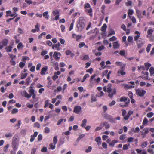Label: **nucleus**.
Listing matches in <instances>:
<instances>
[{
  "label": "nucleus",
  "instance_id": "obj_1",
  "mask_svg": "<svg viewBox=\"0 0 154 154\" xmlns=\"http://www.w3.org/2000/svg\"><path fill=\"white\" fill-rule=\"evenodd\" d=\"M139 35H137L135 36L134 37V40L136 42L137 45V48H139L142 47V46L144 44V40L140 38Z\"/></svg>",
  "mask_w": 154,
  "mask_h": 154
},
{
  "label": "nucleus",
  "instance_id": "obj_2",
  "mask_svg": "<svg viewBox=\"0 0 154 154\" xmlns=\"http://www.w3.org/2000/svg\"><path fill=\"white\" fill-rule=\"evenodd\" d=\"M84 20L83 17H79L77 24V27L78 28L82 29L83 28L84 26Z\"/></svg>",
  "mask_w": 154,
  "mask_h": 154
},
{
  "label": "nucleus",
  "instance_id": "obj_3",
  "mask_svg": "<svg viewBox=\"0 0 154 154\" xmlns=\"http://www.w3.org/2000/svg\"><path fill=\"white\" fill-rule=\"evenodd\" d=\"M146 91L140 89H138L136 90V94L140 97L143 96L146 93Z\"/></svg>",
  "mask_w": 154,
  "mask_h": 154
},
{
  "label": "nucleus",
  "instance_id": "obj_4",
  "mask_svg": "<svg viewBox=\"0 0 154 154\" xmlns=\"http://www.w3.org/2000/svg\"><path fill=\"white\" fill-rule=\"evenodd\" d=\"M8 42V40L6 38L4 39L1 41L0 42V49H2L4 46H6Z\"/></svg>",
  "mask_w": 154,
  "mask_h": 154
},
{
  "label": "nucleus",
  "instance_id": "obj_5",
  "mask_svg": "<svg viewBox=\"0 0 154 154\" xmlns=\"http://www.w3.org/2000/svg\"><path fill=\"white\" fill-rule=\"evenodd\" d=\"M120 102H125L126 104L128 105L130 103V100L128 98L125 97H122L120 99Z\"/></svg>",
  "mask_w": 154,
  "mask_h": 154
},
{
  "label": "nucleus",
  "instance_id": "obj_6",
  "mask_svg": "<svg viewBox=\"0 0 154 154\" xmlns=\"http://www.w3.org/2000/svg\"><path fill=\"white\" fill-rule=\"evenodd\" d=\"M61 55L60 53L57 52H54L53 54V57L56 60H58L60 59V57Z\"/></svg>",
  "mask_w": 154,
  "mask_h": 154
},
{
  "label": "nucleus",
  "instance_id": "obj_7",
  "mask_svg": "<svg viewBox=\"0 0 154 154\" xmlns=\"http://www.w3.org/2000/svg\"><path fill=\"white\" fill-rule=\"evenodd\" d=\"M19 146V144L17 142H12V147L14 151H16Z\"/></svg>",
  "mask_w": 154,
  "mask_h": 154
},
{
  "label": "nucleus",
  "instance_id": "obj_8",
  "mask_svg": "<svg viewBox=\"0 0 154 154\" xmlns=\"http://www.w3.org/2000/svg\"><path fill=\"white\" fill-rule=\"evenodd\" d=\"M82 109L81 107L80 106H77L75 107L73 112L76 114H79Z\"/></svg>",
  "mask_w": 154,
  "mask_h": 154
},
{
  "label": "nucleus",
  "instance_id": "obj_9",
  "mask_svg": "<svg viewBox=\"0 0 154 154\" xmlns=\"http://www.w3.org/2000/svg\"><path fill=\"white\" fill-rule=\"evenodd\" d=\"M133 112L132 111L130 110L129 111L127 115L126 116H125L124 117L123 119L125 120H127L131 116V115L133 113Z\"/></svg>",
  "mask_w": 154,
  "mask_h": 154
},
{
  "label": "nucleus",
  "instance_id": "obj_10",
  "mask_svg": "<svg viewBox=\"0 0 154 154\" xmlns=\"http://www.w3.org/2000/svg\"><path fill=\"white\" fill-rule=\"evenodd\" d=\"M48 68V66H47L42 68L40 72V74L41 75H43L45 74V72L47 71Z\"/></svg>",
  "mask_w": 154,
  "mask_h": 154
},
{
  "label": "nucleus",
  "instance_id": "obj_11",
  "mask_svg": "<svg viewBox=\"0 0 154 154\" xmlns=\"http://www.w3.org/2000/svg\"><path fill=\"white\" fill-rule=\"evenodd\" d=\"M60 44L58 42L57 44L53 45L52 46V48L54 49V48H55L57 50L59 51L60 50Z\"/></svg>",
  "mask_w": 154,
  "mask_h": 154
},
{
  "label": "nucleus",
  "instance_id": "obj_12",
  "mask_svg": "<svg viewBox=\"0 0 154 154\" xmlns=\"http://www.w3.org/2000/svg\"><path fill=\"white\" fill-rule=\"evenodd\" d=\"M120 46V45L118 43V41H116L113 43V46L114 49H118Z\"/></svg>",
  "mask_w": 154,
  "mask_h": 154
},
{
  "label": "nucleus",
  "instance_id": "obj_13",
  "mask_svg": "<svg viewBox=\"0 0 154 154\" xmlns=\"http://www.w3.org/2000/svg\"><path fill=\"white\" fill-rule=\"evenodd\" d=\"M116 93V89L115 88L113 89L112 90V91L111 93H109L108 96L110 98H112L114 95H115Z\"/></svg>",
  "mask_w": 154,
  "mask_h": 154
},
{
  "label": "nucleus",
  "instance_id": "obj_14",
  "mask_svg": "<svg viewBox=\"0 0 154 154\" xmlns=\"http://www.w3.org/2000/svg\"><path fill=\"white\" fill-rule=\"evenodd\" d=\"M117 73L119 75H118V76H120V74L122 75H124L126 74V72L124 71V70H120L119 69L118 70Z\"/></svg>",
  "mask_w": 154,
  "mask_h": 154
},
{
  "label": "nucleus",
  "instance_id": "obj_15",
  "mask_svg": "<svg viewBox=\"0 0 154 154\" xmlns=\"http://www.w3.org/2000/svg\"><path fill=\"white\" fill-rule=\"evenodd\" d=\"M66 54L67 55H70L72 57H73L74 55V53L72 52L71 51L69 50H67L65 52Z\"/></svg>",
  "mask_w": 154,
  "mask_h": 154
},
{
  "label": "nucleus",
  "instance_id": "obj_16",
  "mask_svg": "<svg viewBox=\"0 0 154 154\" xmlns=\"http://www.w3.org/2000/svg\"><path fill=\"white\" fill-rule=\"evenodd\" d=\"M134 86L128 84H125L124 86V88L125 89H129L131 88H134Z\"/></svg>",
  "mask_w": 154,
  "mask_h": 154
},
{
  "label": "nucleus",
  "instance_id": "obj_17",
  "mask_svg": "<svg viewBox=\"0 0 154 154\" xmlns=\"http://www.w3.org/2000/svg\"><path fill=\"white\" fill-rule=\"evenodd\" d=\"M33 87L32 86L30 87V89L29 90V92L30 93V94L32 96V94H35V90L32 89Z\"/></svg>",
  "mask_w": 154,
  "mask_h": 154
},
{
  "label": "nucleus",
  "instance_id": "obj_18",
  "mask_svg": "<svg viewBox=\"0 0 154 154\" xmlns=\"http://www.w3.org/2000/svg\"><path fill=\"white\" fill-rule=\"evenodd\" d=\"M87 122V121L86 119H83L82 122L80 126L82 127H85L86 125Z\"/></svg>",
  "mask_w": 154,
  "mask_h": 154
},
{
  "label": "nucleus",
  "instance_id": "obj_19",
  "mask_svg": "<svg viewBox=\"0 0 154 154\" xmlns=\"http://www.w3.org/2000/svg\"><path fill=\"white\" fill-rule=\"evenodd\" d=\"M107 25L106 24H103L102 27L101 28V30L103 32H105L106 31L107 28Z\"/></svg>",
  "mask_w": 154,
  "mask_h": 154
},
{
  "label": "nucleus",
  "instance_id": "obj_20",
  "mask_svg": "<svg viewBox=\"0 0 154 154\" xmlns=\"http://www.w3.org/2000/svg\"><path fill=\"white\" fill-rule=\"evenodd\" d=\"M100 65L101 66L102 68L103 69L106 68L107 67H110V66H105V62L104 61H102L100 63Z\"/></svg>",
  "mask_w": 154,
  "mask_h": 154
},
{
  "label": "nucleus",
  "instance_id": "obj_21",
  "mask_svg": "<svg viewBox=\"0 0 154 154\" xmlns=\"http://www.w3.org/2000/svg\"><path fill=\"white\" fill-rule=\"evenodd\" d=\"M101 138L100 137H96L95 140V141L97 142L98 145L100 144L101 143Z\"/></svg>",
  "mask_w": 154,
  "mask_h": 154
},
{
  "label": "nucleus",
  "instance_id": "obj_22",
  "mask_svg": "<svg viewBox=\"0 0 154 154\" xmlns=\"http://www.w3.org/2000/svg\"><path fill=\"white\" fill-rule=\"evenodd\" d=\"M118 142V141L114 140H113L111 143H110L109 145L112 147H113L115 144Z\"/></svg>",
  "mask_w": 154,
  "mask_h": 154
},
{
  "label": "nucleus",
  "instance_id": "obj_23",
  "mask_svg": "<svg viewBox=\"0 0 154 154\" xmlns=\"http://www.w3.org/2000/svg\"><path fill=\"white\" fill-rule=\"evenodd\" d=\"M31 78L30 77H28L26 80L25 85H28L29 83L31 82Z\"/></svg>",
  "mask_w": 154,
  "mask_h": 154
},
{
  "label": "nucleus",
  "instance_id": "obj_24",
  "mask_svg": "<svg viewBox=\"0 0 154 154\" xmlns=\"http://www.w3.org/2000/svg\"><path fill=\"white\" fill-rule=\"evenodd\" d=\"M12 47L11 45H9L8 47L6 48L5 49L7 52H11L12 51Z\"/></svg>",
  "mask_w": 154,
  "mask_h": 154
},
{
  "label": "nucleus",
  "instance_id": "obj_25",
  "mask_svg": "<svg viewBox=\"0 0 154 154\" xmlns=\"http://www.w3.org/2000/svg\"><path fill=\"white\" fill-rule=\"evenodd\" d=\"M144 64L146 68V70H148L149 68L150 67L151 65L148 63H145Z\"/></svg>",
  "mask_w": 154,
  "mask_h": 154
},
{
  "label": "nucleus",
  "instance_id": "obj_26",
  "mask_svg": "<svg viewBox=\"0 0 154 154\" xmlns=\"http://www.w3.org/2000/svg\"><path fill=\"white\" fill-rule=\"evenodd\" d=\"M43 16L45 17V19H48L49 18V15H48V12L47 11L44 12L43 13Z\"/></svg>",
  "mask_w": 154,
  "mask_h": 154
},
{
  "label": "nucleus",
  "instance_id": "obj_27",
  "mask_svg": "<svg viewBox=\"0 0 154 154\" xmlns=\"http://www.w3.org/2000/svg\"><path fill=\"white\" fill-rule=\"evenodd\" d=\"M24 97L28 98L31 97V95L28 94L26 91H24Z\"/></svg>",
  "mask_w": 154,
  "mask_h": 154
},
{
  "label": "nucleus",
  "instance_id": "obj_28",
  "mask_svg": "<svg viewBox=\"0 0 154 154\" xmlns=\"http://www.w3.org/2000/svg\"><path fill=\"white\" fill-rule=\"evenodd\" d=\"M29 59H30V58L29 57H27L26 56H23L22 57V60L23 61L26 62V60H29Z\"/></svg>",
  "mask_w": 154,
  "mask_h": 154
},
{
  "label": "nucleus",
  "instance_id": "obj_29",
  "mask_svg": "<svg viewBox=\"0 0 154 154\" xmlns=\"http://www.w3.org/2000/svg\"><path fill=\"white\" fill-rule=\"evenodd\" d=\"M151 46V45L150 44H149L147 46V47L146 48V52L147 53H148L150 51V49Z\"/></svg>",
  "mask_w": 154,
  "mask_h": 154
},
{
  "label": "nucleus",
  "instance_id": "obj_30",
  "mask_svg": "<svg viewBox=\"0 0 154 154\" xmlns=\"http://www.w3.org/2000/svg\"><path fill=\"white\" fill-rule=\"evenodd\" d=\"M111 84H109L108 85V88L107 89V91L109 93H110L112 91V89L111 88Z\"/></svg>",
  "mask_w": 154,
  "mask_h": 154
},
{
  "label": "nucleus",
  "instance_id": "obj_31",
  "mask_svg": "<svg viewBox=\"0 0 154 154\" xmlns=\"http://www.w3.org/2000/svg\"><path fill=\"white\" fill-rule=\"evenodd\" d=\"M148 144V142L147 141H145L144 142H143L141 145V147L143 148H144L145 147H146Z\"/></svg>",
  "mask_w": 154,
  "mask_h": 154
},
{
  "label": "nucleus",
  "instance_id": "obj_32",
  "mask_svg": "<svg viewBox=\"0 0 154 154\" xmlns=\"http://www.w3.org/2000/svg\"><path fill=\"white\" fill-rule=\"evenodd\" d=\"M97 100L96 97L94 96V94H93L91 95V102H95Z\"/></svg>",
  "mask_w": 154,
  "mask_h": 154
},
{
  "label": "nucleus",
  "instance_id": "obj_33",
  "mask_svg": "<svg viewBox=\"0 0 154 154\" xmlns=\"http://www.w3.org/2000/svg\"><path fill=\"white\" fill-rule=\"evenodd\" d=\"M58 140L57 139V136H55L53 138V142L54 144H56Z\"/></svg>",
  "mask_w": 154,
  "mask_h": 154
},
{
  "label": "nucleus",
  "instance_id": "obj_34",
  "mask_svg": "<svg viewBox=\"0 0 154 154\" xmlns=\"http://www.w3.org/2000/svg\"><path fill=\"white\" fill-rule=\"evenodd\" d=\"M20 78L23 79H24L27 75V73H21Z\"/></svg>",
  "mask_w": 154,
  "mask_h": 154
},
{
  "label": "nucleus",
  "instance_id": "obj_35",
  "mask_svg": "<svg viewBox=\"0 0 154 154\" xmlns=\"http://www.w3.org/2000/svg\"><path fill=\"white\" fill-rule=\"evenodd\" d=\"M130 146L129 144H125L123 145V150H127L128 148V147Z\"/></svg>",
  "mask_w": 154,
  "mask_h": 154
},
{
  "label": "nucleus",
  "instance_id": "obj_36",
  "mask_svg": "<svg viewBox=\"0 0 154 154\" xmlns=\"http://www.w3.org/2000/svg\"><path fill=\"white\" fill-rule=\"evenodd\" d=\"M23 43L22 42H20L18 43L17 46V49L19 50L20 49V48H23Z\"/></svg>",
  "mask_w": 154,
  "mask_h": 154
},
{
  "label": "nucleus",
  "instance_id": "obj_37",
  "mask_svg": "<svg viewBox=\"0 0 154 154\" xmlns=\"http://www.w3.org/2000/svg\"><path fill=\"white\" fill-rule=\"evenodd\" d=\"M149 70L150 72V75L152 76L153 74H154V68L151 67L149 69Z\"/></svg>",
  "mask_w": 154,
  "mask_h": 154
},
{
  "label": "nucleus",
  "instance_id": "obj_38",
  "mask_svg": "<svg viewBox=\"0 0 154 154\" xmlns=\"http://www.w3.org/2000/svg\"><path fill=\"white\" fill-rule=\"evenodd\" d=\"M56 144H54V143H51L49 144V146L50 148V149H54L55 148V145Z\"/></svg>",
  "mask_w": 154,
  "mask_h": 154
},
{
  "label": "nucleus",
  "instance_id": "obj_39",
  "mask_svg": "<svg viewBox=\"0 0 154 154\" xmlns=\"http://www.w3.org/2000/svg\"><path fill=\"white\" fill-rule=\"evenodd\" d=\"M85 45V43L84 42H80L78 45V47L79 48H81Z\"/></svg>",
  "mask_w": 154,
  "mask_h": 154
},
{
  "label": "nucleus",
  "instance_id": "obj_40",
  "mask_svg": "<svg viewBox=\"0 0 154 154\" xmlns=\"http://www.w3.org/2000/svg\"><path fill=\"white\" fill-rule=\"evenodd\" d=\"M92 148L91 146H89V147H88V149H86L85 150V152L86 153L89 152L91 151V150H92Z\"/></svg>",
  "mask_w": 154,
  "mask_h": 154
},
{
  "label": "nucleus",
  "instance_id": "obj_41",
  "mask_svg": "<svg viewBox=\"0 0 154 154\" xmlns=\"http://www.w3.org/2000/svg\"><path fill=\"white\" fill-rule=\"evenodd\" d=\"M49 100H46L45 102V105L44 106V108H46L48 106Z\"/></svg>",
  "mask_w": 154,
  "mask_h": 154
},
{
  "label": "nucleus",
  "instance_id": "obj_42",
  "mask_svg": "<svg viewBox=\"0 0 154 154\" xmlns=\"http://www.w3.org/2000/svg\"><path fill=\"white\" fill-rule=\"evenodd\" d=\"M133 130L134 132L135 133H137L140 131V129L138 127H136L135 130H134V128H133Z\"/></svg>",
  "mask_w": 154,
  "mask_h": 154
},
{
  "label": "nucleus",
  "instance_id": "obj_43",
  "mask_svg": "<svg viewBox=\"0 0 154 154\" xmlns=\"http://www.w3.org/2000/svg\"><path fill=\"white\" fill-rule=\"evenodd\" d=\"M44 132L45 133L48 134L50 132V130L48 127H45L44 129Z\"/></svg>",
  "mask_w": 154,
  "mask_h": 154
},
{
  "label": "nucleus",
  "instance_id": "obj_44",
  "mask_svg": "<svg viewBox=\"0 0 154 154\" xmlns=\"http://www.w3.org/2000/svg\"><path fill=\"white\" fill-rule=\"evenodd\" d=\"M115 33V32L112 29L111 30L109 31L108 36H109L112 35H114Z\"/></svg>",
  "mask_w": 154,
  "mask_h": 154
},
{
  "label": "nucleus",
  "instance_id": "obj_45",
  "mask_svg": "<svg viewBox=\"0 0 154 154\" xmlns=\"http://www.w3.org/2000/svg\"><path fill=\"white\" fill-rule=\"evenodd\" d=\"M34 127L37 128H40V125L39 123L36 122L34 123Z\"/></svg>",
  "mask_w": 154,
  "mask_h": 154
},
{
  "label": "nucleus",
  "instance_id": "obj_46",
  "mask_svg": "<svg viewBox=\"0 0 154 154\" xmlns=\"http://www.w3.org/2000/svg\"><path fill=\"white\" fill-rule=\"evenodd\" d=\"M136 13L139 18H141L142 17L141 15V13L140 11L138 10H136Z\"/></svg>",
  "mask_w": 154,
  "mask_h": 154
},
{
  "label": "nucleus",
  "instance_id": "obj_47",
  "mask_svg": "<svg viewBox=\"0 0 154 154\" xmlns=\"http://www.w3.org/2000/svg\"><path fill=\"white\" fill-rule=\"evenodd\" d=\"M125 137L126 135L125 134H123L120 136L119 139L121 140H123L125 138Z\"/></svg>",
  "mask_w": 154,
  "mask_h": 154
},
{
  "label": "nucleus",
  "instance_id": "obj_48",
  "mask_svg": "<svg viewBox=\"0 0 154 154\" xmlns=\"http://www.w3.org/2000/svg\"><path fill=\"white\" fill-rule=\"evenodd\" d=\"M154 115V114L152 112H149L147 114V116L148 118H151Z\"/></svg>",
  "mask_w": 154,
  "mask_h": 154
},
{
  "label": "nucleus",
  "instance_id": "obj_49",
  "mask_svg": "<svg viewBox=\"0 0 154 154\" xmlns=\"http://www.w3.org/2000/svg\"><path fill=\"white\" fill-rule=\"evenodd\" d=\"M74 22L73 21L70 24V27L69 29V31L72 30L73 28V25H74Z\"/></svg>",
  "mask_w": 154,
  "mask_h": 154
},
{
  "label": "nucleus",
  "instance_id": "obj_50",
  "mask_svg": "<svg viewBox=\"0 0 154 154\" xmlns=\"http://www.w3.org/2000/svg\"><path fill=\"white\" fill-rule=\"evenodd\" d=\"M21 121L20 120H18V123L15 125V127L17 126H18V127L17 128V129H18L20 128V126L21 124Z\"/></svg>",
  "mask_w": 154,
  "mask_h": 154
},
{
  "label": "nucleus",
  "instance_id": "obj_51",
  "mask_svg": "<svg viewBox=\"0 0 154 154\" xmlns=\"http://www.w3.org/2000/svg\"><path fill=\"white\" fill-rule=\"evenodd\" d=\"M134 13V11L133 10L131 9H129L128 12V16H129V15H132Z\"/></svg>",
  "mask_w": 154,
  "mask_h": 154
},
{
  "label": "nucleus",
  "instance_id": "obj_52",
  "mask_svg": "<svg viewBox=\"0 0 154 154\" xmlns=\"http://www.w3.org/2000/svg\"><path fill=\"white\" fill-rule=\"evenodd\" d=\"M82 36L81 35H76V37L75 38V39H76V41H79V40L82 38Z\"/></svg>",
  "mask_w": 154,
  "mask_h": 154
},
{
  "label": "nucleus",
  "instance_id": "obj_53",
  "mask_svg": "<svg viewBox=\"0 0 154 154\" xmlns=\"http://www.w3.org/2000/svg\"><path fill=\"white\" fill-rule=\"evenodd\" d=\"M27 130L26 129H22L20 131V133L22 134L25 135L26 134Z\"/></svg>",
  "mask_w": 154,
  "mask_h": 154
},
{
  "label": "nucleus",
  "instance_id": "obj_54",
  "mask_svg": "<svg viewBox=\"0 0 154 154\" xmlns=\"http://www.w3.org/2000/svg\"><path fill=\"white\" fill-rule=\"evenodd\" d=\"M53 15L55 16V15H58L59 14V12L57 10L53 11L52 12Z\"/></svg>",
  "mask_w": 154,
  "mask_h": 154
},
{
  "label": "nucleus",
  "instance_id": "obj_55",
  "mask_svg": "<svg viewBox=\"0 0 154 154\" xmlns=\"http://www.w3.org/2000/svg\"><path fill=\"white\" fill-rule=\"evenodd\" d=\"M18 112V109L16 108L13 109L11 111V112L12 114H15L17 113Z\"/></svg>",
  "mask_w": 154,
  "mask_h": 154
},
{
  "label": "nucleus",
  "instance_id": "obj_56",
  "mask_svg": "<svg viewBox=\"0 0 154 154\" xmlns=\"http://www.w3.org/2000/svg\"><path fill=\"white\" fill-rule=\"evenodd\" d=\"M105 48V47L103 45H101L98 47L97 48V50L98 51H100Z\"/></svg>",
  "mask_w": 154,
  "mask_h": 154
},
{
  "label": "nucleus",
  "instance_id": "obj_57",
  "mask_svg": "<svg viewBox=\"0 0 154 154\" xmlns=\"http://www.w3.org/2000/svg\"><path fill=\"white\" fill-rule=\"evenodd\" d=\"M90 7V5L89 3H86L84 5V8H89Z\"/></svg>",
  "mask_w": 154,
  "mask_h": 154
},
{
  "label": "nucleus",
  "instance_id": "obj_58",
  "mask_svg": "<svg viewBox=\"0 0 154 154\" xmlns=\"http://www.w3.org/2000/svg\"><path fill=\"white\" fill-rule=\"evenodd\" d=\"M25 65V63L21 62H20L19 65V66L20 68H23Z\"/></svg>",
  "mask_w": 154,
  "mask_h": 154
},
{
  "label": "nucleus",
  "instance_id": "obj_59",
  "mask_svg": "<svg viewBox=\"0 0 154 154\" xmlns=\"http://www.w3.org/2000/svg\"><path fill=\"white\" fill-rule=\"evenodd\" d=\"M117 39L116 38L115 36H113L110 38L109 39L110 41H114L116 40Z\"/></svg>",
  "mask_w": 154,
  "mask_h": 154
},
{
  "label": "nucleus",
  "instance_id": "obj_60",
  "mask_svg": "<svg viewBox=\"0 0 154 154\" xmlns=\"http://www.w3.org/2000/svg\"><path fill=\"white\" fill-rule=\"evenodd\" d=\"M89 59V56L87 55H86L84 56L83 58H82V60H88Z\"/></svg>",
  "mask_w": 154,
  "mask_h": 154
},
{
  "label": "nucleus",
  "instance_id": "obj_61",
  "mask_svg": "<svg viewBox=\"0 0 154 154\" xmlns=\"http://www.w3.org/2000/svg\"><path fill=\"white\" fill-rule=\"evenodd\" d=\"M17 135H15L13 138L12 142H17L16 140L17 139Z\"/></svg>",
  "mask_w": 154,
  "mask_h": 154
},
{
  "label": "nucleus",
  "instance_id": "obj_62",
  "mask_svg": "<svg viewBox=\"0 0 154 154\" xmlns=\"http://www.w3.org/2000/svg\"><path fill=\"white\" fill-rule=\"evenodd\" d=\"M47 151V149L46 147H43L41 149V152H46Z\"/></svg>",
  "mask_w": 154,
  "mask_h": 154
},
{
  "label": "nucleus",
  "instance_id": "obj_63",
  "mask_svg": "<svg viewBox=\"0 0 154 154\" xmlns=\"http://www.w3.org/2000/svg\"><path fill=\"white\" fill-rule=\"evenodd\" d=\"M148 120L145 117L144 118L143 120V124L145 125L147 124L148 122Z\"/></svg>",
  "mask_w": 154,
  "mask_h": 154
},
{
  "label": "nucleus",
  "instance_id": "obj_64",
  "mask_svg": "<svg viewBox=\"0 0 154 154\" xmlns=\"http://www.w3.org/2000/svg\"><path fill=\"white\" fill-rule=\"evenodd\" d=\"M133 38L131 36H128L127 40L129 42H131L133 41Z\"/></svg>",
  "mask_w": 154,
  "mask_h": 154
}]
</instances>
